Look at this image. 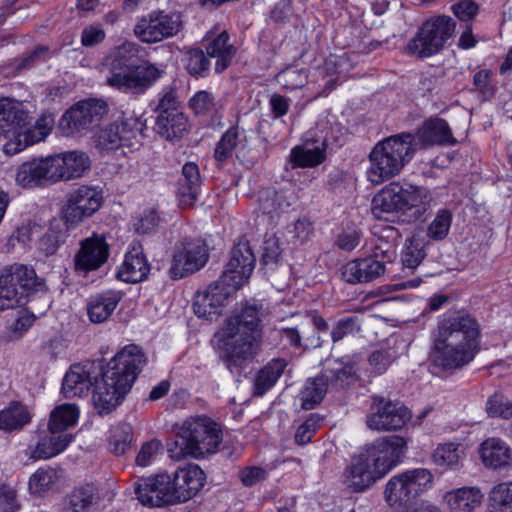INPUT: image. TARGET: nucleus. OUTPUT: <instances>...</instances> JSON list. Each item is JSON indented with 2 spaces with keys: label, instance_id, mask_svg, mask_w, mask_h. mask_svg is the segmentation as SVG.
<instances>
[{
  "label": "nucleus",
  "instance_id": "obj_1",
  "mask_svg": "<svg viewBox=\"0 0 512 512\" xmlns=\"http://www.w3.org/2000/svg\"><path fill=\"white\" fill-rule=\"evenodd\" d=\"M479 325L466 313L444 316L432 334L431 360L443 371L454 372L468 365L477 354Z\"/></svg>",
  "mask_w": 512,
  "mask_h": 512
},
{
  "label": "nucleus",
  "instance_id": "obj_2",
  "mask_svg": "<svg viewBox=\"0 0 512 512\" xmlns=\"http://www.w3.org/2000/svg\"><path fill=\"white\" fill-rule=\"evenodd\" d=\"M144 363L141 349L128 345L110 360L99 379L95 377L92 400L100 415L111 413L121 404Z\"/></svg>",
  "mask_w": 512,
  "mask_h": 512
},
{
  "label": "nucleus",
  "instance_id": "obj_3",
  "mask_svg": "<svg viewBox=\"0 0 512 512\" xmlns=\"http://www.w3.org/2000/svg\"><path fill=\"white\" fill-rule=\"evenodd\" d=\"M261 307L247 303L239 313L230 316L220 340L222 358L233 373L251 361L262 343Z\"/></svg>",
  "mask_w": 512,
  "mask_h": 512
},
{
  "label": "nucleus",
  "instance_id": "obj_4",
  "mask_svg": "<svg viewBox=\"0 0 512 512\" xmlns=\"http://www.w3.org/2000/svg\"><path fill=\"white\" fill-rule=\"evenodd\" d=\"M136 45L123 43L105 59L103 73L105 83L122 93L141 95L161 77L162 71L152 63L134 64Z\"/></svg>",
  "mask_w": 512,
  "mask_h": 512
},
{
  "label": "nucleus",
  "instance_id": "obj_5",
  "mask_svg": "<svg viewBox=\"0 0 512 512\" xmlns=\"http://www.w3.org/2000/svg\"><path fill=\"white\" fill-rule=\"evenodd\" d=\"M28 118L21 102L0 97V138L6 140L2 147L6 155L18 154L28 146L45 140L54 127L55 121L51 115L41 116L32 126Z\"/></svg>",
  "mask_w": 512,
  "mask_h": 512
},
{
  "label": "nucleus",
  "instance_id": "obj_6",
  "mask_svg": "<svg viewBox=\"0 0 512 512\" xmlns=\"http://www.w3.org/2000/svg\"><path fill=\"white\" fill-rule=\"evenodd\" d=\"M432 199L426 187L395 181L384 186L373 197L371 211L380 220H389L395 214L408 215L417 220L430 209Z\"/></svg>",
  "mask_w": 512,
  "mask_h": 512
},
{
  "label": "nucleus",
  "instance_id": "obj_7",
  "mask_svg": "<svg viewBox=\"0 0 512 512\" xmlns=\"http://www.w3.org/2000/svg\"><path fill=\"white\" fill-rule=\"evenodd\" d=\"M222 440L223 433L218 423L207 416H193L178 427L177 438L169 453L176 460L188 456L202 459L217 453Z\"/></svg>",
  "mask_w": 512,
  "mask_h": 512
},
{
  "label": "nucleus",
  "instance_id": "obj_8",
  "mask_svg": "<svg viewBox=\"0 0 512 512\" xmlns=\"http://www.w3.org/2000/svg\"><path fill=\"white\" fill-rule=\"evenodd\" d=\"M416 150V137L408 132L398 133L379 141L368 156V180L378 185L397 176L412 160Z\"/></svg>",
  "mask_w": 512,
  "mask_h": 512
},
{
  "label": "nucleus",
  "instance_id": "obj_9",
  "mask_svg": "<svg viewBox=\"0 0 512 512\" xmlns=\"http://www.w3.org/2000/svg\"><path fill=\"white\" fill-rule=\"evenodd\" d=\"M356 369L350 361L329 359L325 362L320 375L308 378L299 393L301 407L313 409L326 395L329 388L339 389L355 380Z\"/></svg>",
  "mask_w": 512,
  "mask_h": 512
},
{
  "label": "nucleus",
  "instance_id": "obj_10",
  "mask_svg": "<svg viewBox=\"0 0 512 512\" xmlns=\"http://www.w3.org/2000/svg\"><path fill=\"white\" fill-rule=\"evenodd\" d=\"M433 473L426 468L406 470L392 476L385 485L384 498L393 508L404 507L432 488Z\"/></svg>",
  "mask_w": 512,
  "mask_h": 512
},
{
  "label": "nucleus",
  "instance_id": "obj_11",
  "mask_svg": "<svg viewBox=\"0 0 512 512\" xmlns=\"http://www.w3.org/2000/svg\"><path fill=\"white\" fill-rule=\"evenodd\" d=\"M455 28L456 22L450 16L431 17L409 40L406 51L421 59L436 55L443 50L446 42L453 36Z\"/></svg>",
  "mask_w": 512,
  "mask_h": 512
},
{
  "label": "nucleus",
  "instance_id": "obj_12",
  "mask_svg": "<svg viewBox=\"0 0 512 512\" xmlns=\"http://www.w3.org/2000/svg\"><path fill=\"white\" fill-rule=\"evenodd\" d=\"M141 130L139 118L124 113L118 120L101 128L94 136V143L98 149L106 152L121 147L137 149L140 146Z\"/></svg>",
  "mask_w": 512,
  "mask_h": 512
},
{
  "label": "nucleus",
  "instance_id": "obj_13",
  "mask_svg": "<svg viewBox=\"0 0 512 512\" xmlns=\"http://www.w3.org/2000/svg\"><path fill=\"white\" fill-rule=\"evenodd\" d=\"M102 191L95 186L82 185L72 190L62 208V219L67 229H74L92 217L102 206Z\"/></svg>",
  "mask_w": 512,
  "mask_h": 512
},
{
  "label": "nucleus",
  "instance_id": "obj_14",
  "mask_svg": "<svg viewBox=\"0 0 512 512\" xmlns=\"http://www.w3.org/2000/svg\"><path fill=\"white\" fill-rule=\"evenodd\" d=\"M410 418V410L400 402L374 396L370 412L366 416V425L373 431H397L402 429Z\"/></svg>",
  "mask_w": 512,
  "mask_h": 512
},
{
  "label": "nucleus",
  "instance_id": "obj_15",
  "mask_svg": "<svg viewBox=\"0 0 512 512\" xmlns=\"http://www.w3.org/2000/svg\"><path fill=\"white\" fill-rule=\"evenodd\" d=\"M180 30V17L161 11L142 16L134 27V34L141 42L154 44L175 36Z\"/></svg>",
  "mask_w": 512,
  "mask_h": 512
},
{
  "label": "nucleus",
  "instance_id": "obj_16",
  "mask_svg": "<svg viewBox=\"0 0 512 512\" xmlns=\"http://www.w3.org/2000/svg\"><path fill=\"white\" fill-rule=\"evenodd\" d=\"M109 106L103 99H87L80 101L61 118L60 125L71 133L80 132L98 126L108 115Z\"/></svg>",
  "mask_w": 512,
  "mask_h": 512
},
{
  "label": "nucleus",
  "instance_id": "obj_17",
  "mask_svg": "<svg viewBox=\"0 0 512 512\" xmlns=\"http://www.w3.org/2000/svg\"><path fill=\"white\" fill-rule=\"evenodd\" d=\"M406 448L404 438L393 435L374 442L363 454L384 477L401 461Z\"/></svg>",
  "mask_w": 512,
  "mask_h": 512
},
{
  "label": "nucleus",
  "instance_id": "obj_18",
  "mask_svg": "<svg viewBox=\"0 0 512 512\" xmlns=\"http://www.w3.org/2000/svg\"><path fill=\"white\" fill-rule=\"evenodd\" d=\"M134 492L145 506L162 507L175 503L172 479L166 473L138 479L134 484Z\"/></svg>",
  "mask_w": 512,
  "mask_h": 512
},
{
  "label": "nucleus",
  "instance_id": "obj_19",
  "mask_svg": "<svg viewBox=\"0 0 512 512\" xmlns=\"http://www.w3.org/2000/svg\"><path fill=\"white\" fill-rule=\"evenodd\" d=\"M256 258L247 242L234 245L226 269L220 276L222 283L231 286L230 290H238L251 276Z\"/></svg>",
  "mask_w": 512,
  "mask_h": 512
},
{
  "label": "nucleus",
  "instance_id": "obj_20",
  "mask_svg": "<svg viewBox=\"0 0 512 512\" xmlns=\"http://www.w3.org/2000/svg\"><path fill=\"white\" fill-rule=\"evenodd\" d=\"M207 260L208 250L201 240L186 241L175 251L169 274L173 279H181L201 269Z\"/></svg>",
  "mask_w": 512,
  "mask_h": 512
},
{
  "label": "nucleus",
  "instance_id": "obj_21",
  "mask_svg": "<svg viewBox=\"0 0 512 512\" xmlns=\"http://www.w3.org/2000/svg\"><path fill=\"white\" fill-rule=\"evenodd\" d=\"M230 288L232 287L222 283L219 278L204 291L197 292L193 302L195 314L209 321L217 320L229 297L236 292V290H230Z\"/></svg>",
  "mask_w": 512,
  "mask_h": 512
},
{
  "label": "nucleus",
  "instance_id": "obj_22",
  "mask_svg": "<svg viewBox=\"0 0 512 512\" xmlns=\"http://www.w3.org/2000/svg\"><path fill=\"white\" fill-rule=\"evenodd\" d=\"M110 247L103 234L93 233L80 242L74 257L77 272H90L99 269L109 258Z\"/></svg>",
  "mask_w": 512,
  "mask_h": 512
},
{
  "label": "nucleus",
  "instance_id": "obj_23",
  "mask_svg": "<svg viewBox=\"0 0 512 512\" xmlns=\"http://www.w3.org/2000/svg\"><path fill=\"white\" fill-rule=\"evenodd\" d=\"M174 97L165 94L159 101L155 130L167 140L179 139L187 129L186 116L174 106Z\"/></svg>",
  "mask_w": 512,
  "mask_h": 512
},
{
  "label": "nucleus",
  "instance_id": "obj_24",
  "mask_svg": "<svg viewBox=\"0 0 512 512\" xmlns=\"http://www.w3.org/2000/svg\"><path fill=\"white\" fill-rule=\"evenodd\" d=\"M382 476L364 454L354 457L345 468L343 482L354 492H363L374 485Z\"/></svg>",
  "mask_w": 512,
  "mask_h": 512
},
{
  "label": "nucleus",
  "instance_id": "obj_25",
  "mask_svg": "<svg viewBox=\"0 0 512 512\" xmlns=\"http://www.w3.org/2000/svg\"><path fill=\"white\" fill-rule=\"evenodd\" d=\"M50 156L22 163L16 172L15 181L23 188L41 186L47 182L56 183Z\"/></svg>",
  "mask_w": 512,
  "mask_h": 512
},
{
  "label": "nucleus",
  "instance_id": "obj_26",
  "mask_svg": "<svg viewBox=\"0 0 512 512\" xmlns=\"http://www.w3.org/2000/svg\"><path fill=\"white\" fill-rule=\"evenodd\" d=\"M172 479L175 503L185 502L194 497L204 486L205 473L198 465L179 468Z\"/></svg>",
  "mask_w": 512,
  "mask_h": 512
},
{
  "label": "nucleus",
  "instance_id": "obj_27",
  "mask_svg": "<svg viewBox=\"0 0 512 512\" xmlns=\"http://www.w3.org/2000/svg\"><path fill=\"white\" fill-rule=\"evenodd\" d=\"M56 181H68L82 177L90 169L89 156L84 152L69 151L50 156Z\"/></svg>",
  "mask_w": 512,
  "mask_h": 512
},
{
  "label": "nucleus",
  "instance_id": "obj_28",
  "mask_svg": "<svg viewBox=\"0 0 512 512\" xmlns=\"http://www.w3.org/2000/svg\"><path fill=\"white\" fill-rule=\"evenodd\" d=\"M386 267L372 256L349 261L341 268V276L350 284L367 283L384 275Z\"/></svg>",
  "mask_w": 512,
  "mask_h": 512
},
{
  "label": "nucleus",
  "instance_id": "obj_29",
  "mask_svg": "<svg viewBox=\"0 0 512 512\" xmlns=\"http://www.w3.org/2000/svg\"><path fill=\"white\" fill-rule=\"evenodd\" d=\"M96 367L91 364H74L65 374L62 382V393L66 398L81 397L86 395L95 383L98 373Z\"/></svg>",
  "mask_w": 512,
  "mask_h": 512
},
{
  "label": "nucleus",
  "instance_id": "obj_30",
  "mask_svg": "<svg viewBox=\"0 0 512 512\" xmlns=\"http://www.w3.org/2000/svg\"><path fill=\"white\" fill-rule=\"evenodd\" d=\"M483 465L492 470H504L512 466V448L501 438L491 437L479 446Z\"/></svg>",
  "mask_w": 512,
  "mask_h": 512
},
{
  "label": "nucleus",
  "instance_id": "obj_31",
  "mask_svg": "<svg viewBox=\"0 0 512 512\" xmlns=\"http://www.w3.org/2000/svg\"><path fill=\"white\" fill-rule=\"evenodd\" d=\"M150 266L140 245H134L126 253L118 277L125 282L137 283L146 279Z\"/></svg>",
  "mask_w": 512,
  "mask_h": 512
},
{
  "label": "nucleus",
  "instance_id": "obj_32",
  "mask_svg": "<svg viewBox=\"0 0 512 512\" xmlns=\"http://www.w3.org/2000/svg\"><path fill=\"white\" fill-rule=\"evenodd\" d=\"M122 299L118 290H107L91 296L87 304V314L93 323H102L108 320Z\"/></svg>",
  "mask_w": 512,
  "mask_h": 512
},
{
  "label": "nucleus",
  "instance_id": "obj_33",
  "mask_svg": "<svg viewBox=\"0 0 512 512\" xmlns=\"http://www.w3.org/2000/svg\"><path fill=\"white\" fill-rule=\"evenodd\" d=\"M201 186V176L198 166L193 162H187L182 167V175L178 181V198L183 207H191L198 198Z\"/></svg>",
  "mask_w": 512,
  "mask_h": 512
},
{
  "label": "nucleus",
  "instance_id": "obj_34",
  "mask_svg": "<svg viewBox=\"0 0 512 512\" xmlns=\"http://www.w3.org/2000/svg\"><path fill=\"white\" fill-rule=\"evenodd\" d=\"M247 149V137L244 129L238 126L230 127L218 141L214 157L218 162H223L230 158L233 152L237 157H245Z\"/></svg>",
  "mask_w": 512,
  "mask_h": 512
},
{
  "label": "nucleus",
  "instance_id": "obj_35",
  "mask_svg": "<svg viewBox=\"0 0 512 512\" xmlns=\"http://www.w3.org/2000/svg\"><path fill=\"white\" fill-rule=\"evenodd\" d=\"M101 499L99 489L94 484L76 487L64 503L63 512H91Z\"/></svg>",
  "mask_w": 512,
  "mask_h": 512
},
{
  "label": "nucleus",
  "instance_id": "obj_36",
  "mask_svg": "<svg viewBox=\"0 0 512 512\" xmlns=\"http://www.w3.org/2000/svg\"><path fill=\"white\" fill-rule=\"evenodd\" d=\"M483 493L477 487H461L448 491L443 496V502L455 512H472L480 506Z\"/></svg>",
  "mask_w": 512,
  "mask_h": 512
},
{
  "label": "nucleus",
  "instance_id": "obj_37",
  "mask_svg": "<svg viewBox=\"0 0 512 512\" xmlns=\"http://www.w3.org/2000/svg\"><path fill=\"white\" fill-rule=\"evenodd\" d=\"M417 137L424 146L454 145L457 142L448 123L439 118L426 121L418 130Z\"/></svg>",
  "mask_w": 512,
  "mask_h": 512
},
{
  "label": "nucleus",
  "instance_id": "obj_38",
  "mask_svg": "<svg viewBox=\"0 0 512 512\" xmlns=\"http://www.w3.org/2000/svg\"><path fill=\"white\" fill-rule=\"evenodd\" d=\"M73 439L71 433H52L40 437L34 448L30 449L29 457L37 459H48L63 452Z\"/></svg>",
  "mask_w": 512,
  "mask_h": 512
},
{
  "label": "nucleus",
  "instance_id": "obj_39",
  "mask_svg": "<svg viewBox=\"0 0 512 512\" xmlns=\"http://www.w3.org/2000/svg\"><path fill=\"white\" fill-rule=\"evenodd\" d=\"M289 206L290 203L284 193L278 192L274 188H265L259 193L257 211L261 217L267 218L268 222L278 219Z\"/></svg>",
  "mask_w": 512,
  "mask_h": 512
},
{
  "label": "nucleus",
  "instance_id": "obj_40",
  "mask_svg": "<svg viewBox=\"0 0 512 512\" xmlns=\"http://www.w3.org/2000/svg\"><path fill=\"white\" fill-rule=\"evenodd\" d=\"M1 276L2 282L9 283L18 291L24 290L23 292L26 298L29 296L30 292L41 285L34 269L22 264L9 266Z\"/></svg>",
  "mask_w": 512,
  "mask_h": 512
},
{
  "label": "nucleus",
  "instance_id": "obj_41",
  "mask_svg": "<svg viewBox=\"0 0 512 512\" xmlns=\"http://www.w3.org/2000/svg\"><path fill=\"white\" fill-rule=\"evenodd\" d=\"M230 36L226 31H222L217 37L213 38L206 45V52L210 58H215V71L222 73L231 64L236 54V48L230 43Z\"/></svg>",
  "mask_w": 512,
  "mask_h": 512
},
{
  "label": "nucleus",
  "instance_id": "obj_42",
  "mask_svg": "<svg viewBox=\"0 0 512 512\" xmlns=\"http://www.w3.org/2000/svg\"><path fill=\"white\" fill-rule=\"evenodd\" d=\"M287 362L285 359L276 358L269 361L262 369H260L254 379L252 394L254 396H263L271 389L279 377L283 374Z\"/></svg>",
  "mask_w": 512,
  "mask_h": 512
},
{
  "label": "nucleus",
  "instance_id": "obj_43",
  "mask_svg": "<svg viewBox=\"0 0 512 512\" xmlns=\"http://www.w3.org/2000/svg\"><path fill=\"white\" fill-rule=\"evenodd\" d=\"M325 159L324 142H305L294 147L290 152V161L293 167H314Z\"/></svg>",
  "mask_w": 512,
  "mask_h": 512
},
{
  "label": "nucleus",
  "instance_id": "obj_44",
  "mask_svg": "<svg viewBox=\"0 0 512 512\" xmlns=\"http://www.w3.org/2000/svg\"><path fill=\"white\" fill-rule=\"evenodd\" d=\"M464 457L463 445L456 442L439 444L432 453V461L436 466L450 470L460 469Z\"/></svg>",
  "mask_w": 512,
  "mask_h": 512
},
{
  "label": "nucleus",
  "instance_id": "obj_45",
  "mask_svg": "<svg viewBox=\"0 0 512 512\" xmlns=\"http://www.w3.org/2000/svg\"><path fill=\"white\" fill-rule=\"evenodd\" d=\"M32 414L29 409L20 402L13 401L0 411V430L12 432L21 430L29 424Z\"/></svg>",
  "mask_w": 512,
  "mask_h": 512
},
{
  "label": "nucleus",
  "instance_id": "obj_46",
  "mask_svg": "<svg viewBox=\"0 0 512 512\" xmlns=\"http://www.w3.org/2000/svg\"><path fill=\"white\" fill-rule=\"evenodd\" d=\"M79 417V410L74 404L57 406L50 415L49 431L52 433H68L67 429L74 426Z\"/></svg>",
  "mask_w": 512,
  "mask_h": 512
},
{
  "label": "nucleus",
  "instance_id": "obj_47",
  "mask_svg": "<svg viewBox=\"0 0 512 512\" xmlns=\"http://www.w3.org/2000/svg\"><path fill=\"white\" fill-rule=\"evenodd\" d=\"M427 244L419 236H413L405 241L401 258L404 269L414 270L421 264L426 257Z\"/></svg>",
  "mask_w": 512,
  "mask_h": 512
},
{
  "label": "nucleus",
  "instance_id": "obj_48",
  "mask_svg": "<svg viewBox=\"0 0 512 512\" xmlns=\"http://www.w3.org/2000/svg\"><path fill=\"white\" fill-rule=\"evenodd\" d=\"M210 57L199 48L185 52L183 62L187 72L194 77H206L210 71Z\"/></svg>",
  "mask_w": 512,
  "mask_h": 512
},
{
  "label": "nucleus",
  "instance_id": "obj_49",
  "mask_svg": "<svg viewBox=\"0 0 512 512\" xmlns=\"http://www.w3.org/2000/svg\"><path fill=\"white\" fill-rule=\"evenodd\" d=\"M489 512H512V488L510 483L494 486L488 496Z\"/></svg>",
  "mask_w": 512,
  "mask_h": 512
},
{
  "label": "nucleus",
  "instance_id": "obj_50",
  "mask_svg": "<svg viewBox=\"0 0 512 512\" xmlns=\"http://www.w3.org/2000/svg\"><path fill=\"white\" fill-rule=\"evenodd\" d=\"M133 440V430L129 424H121L111 429L109 450L116 456L125 454Z\"/></svg>",
  "mask_w": 512,
  "mask_h": 512
},
{
  "label": "nucleus",
  "instance_id": "obj_51",
  "mask_svg": "<svg viewBox=\"0 0 512 512\" xmlns=\"http://www.w3.org/2000/svg\"><path fill=\"white\" fill-rule=\"evenodd\" d=\"M276 81L288 90L300 89L308 81V72L305 68L290 66L277 74Z\"/></svg>",
  "mask_w": 512,
  "mask_h": 512
},
{
  "label": "nucleus",
  "instance_id": "obj_52",
  "mask_svg": "<svg viewBox=\"0 0 512 512\" xmlns=\"http://www.w3.org/2000/svg\"><path fill=\"white\" fill-rule=\"evenodd\" d=\"M23 291H18L9 283L2 282V276H0V311L24 305L27 298Z\"/></svg>",
  "mask_w": 512,
  "mask_h": 512
},
{
  "label": "nucleus",
  "instance_id": "obj_53",
  "mask_svg": "<svg viewBox=\"0 0 512 512\" xmlns=\"http://www.w3.org/2000/svg\"><path fill=\"white\" fill-rule=\"evenodd\" d=\"M486 411L490 417L510 419L512 418V400L502 394L495 393L488 398Z\"/></svg>",
  "mask_w": 512,
  "mask_h": 512
},
{
  "label": "nucleus",
  "instance_id": "obj_54",
  "mask_svg": "<svg viewBox=\"0 0 512 512\" xmlns=\"http://www.w3.org/2000/svg\"><path fill=\"white\" fill-rule=\"evenodd\" d=\"M57 475L52 468H40L29 479V490L33 494L47 491L56 481Z\"/></svg>",
  "mask_w": 512,
  "mask_h": 512
},
{
  "label": "nucleus",
  "instance_id": "obj_55",
  "mask_svg": "<svg viewBox=\"0 0 512 512\" xmlns=\"http://www.w3.org/2000/svg\"><path fill=\"white\" fill-rule=\"evenodd\" d=\"M451 221L452 215L448 210L443 209L438 211L428 227V237L437 241L443 240L449 232Z\"/></svg>",
  "mask_w": 512,
  "mask_h": 512
},
{
  "label": "nucleus",
  "instance_id": "obj_56",
  "mask_svg": "<svg viewBox=\"0 0 512 512\" xmlns=\"http://www.w3.org/2000/svg\"><path fill=\"white\" fill-rule=\"evenodd\" d=\"M322 418L316 414H311L297 429L295 433V442L299 445L309 443L319 429Z\"/></svg>",
  "mask_w": 512,
  "mask_h": 512
},
{
  "label": "nucleus",
  "instance_id": "obj_57",
  "mask_svg": "<svg viewBox=\"0 0 512 512\" xmlns=\"http://www.w3.org/2000/svg\"><path fill=\"white\" fill-rule=\"evenodd\" d=\"M163 452V446L159 440L153 439L142 444L137 457L136 464L140 467H147L152 464Z\"/></svg>",
  "mask_w": 512,
  "mask_h": 512
},
{
  "label": "nucleus",
  "instance_id": "obj_58",
  "mask_svg": "<svg viewBox=\"0 0 512 512\" xmlns=\"http://www.w3.org/2000/svg\"><path fill=\"white\" fill-rule=\"evenodd\" d=\"M159 225V216L155 209H147L133 222V228L138 234H150L156 231Z\"/></svg>",
  "mask_w": 512,
  "mask_h": 512
},
{
  "label": "nucleus",
  "instance_id": "obj_59",
  "mask_svg": "<svg viewBox=\"0 0 512 512\" xmlns=\"http://www.w3.org/2000/svg\"><path fill=\"white\" fill-rule=\"evenodd\" d=\"M190 108L198 115H206L216 109L213 95L207 91H198L190 100Z\"/></svg>",
  "mask_w": 512,
  "mask_h": 512
},
{
  "label": "nucleus",
  "instance_id": "obj_60",
  "mask_svg": "<svg viewBox=\"0 0 512 512\" xmlns=\"http://www.w3.org/2000/svg\"><path fill=\"white\" fill-rule=\"evenodd\" d=\"M360 330L359 318L350 316L337 322L331 331V337L334 342L341 340L349 334H354Z\"/></svg>",
  "mask_w": 512,
  "mask_h": 512
},
{
  "label": "nucleus",
  "instance_id": "obj_61",
  "mask_svg": "<svg viewBox=\"0 0 512 512\" xmlns=\"http://www.w3.org/2000/svg\"><path fill=\"white\" fill-rule=\"evenodd\" d=\"M492 71L482 69L473 77V84L484 99L491 98L496 91L495 85L491 81Z\"/></svg>",
  "mask_w": 512,
  "mask_h": 512
},
{
  "label": "nucleus",
  "instance_id": "obj_62",
  "mask_svg": "<svg viewBox=\"0 0 512 512\" xmlns=\"http://www.w3.org/2000/svg\"><path fill=\"white\" fill-rule=\"evenodd\" d=\"M267 475V471L260 466H247L239 471V479L246 487H251L265 481Z\"/></svg>",
  "mask_w": 512,
  "mask_h": 512
},
{
  "label": "nucleus",
  "instance_id": "obj_63",
  "mask_svg": "<svg viewBox=\"0 0 512 512\" xmlns=\"http://www.w3.org/2000/svg\"><path fill=\"white\" fill-rule=\"evenodd\" d=\"M453 14L461 21H469L478 13V5L473 0H461L451 7Z\"/></svg>",
  "mask_w": 512,
  "mask_h": 512
},
{
  "label": "nucleus",
  "instance_id": "obj_64",
  "mask_svg": "<svg viewBox=\"0 0 512 512\" xmlns=\"http://www.w3.org/2000/svg\"><path fill=\"white\" fill-rule=\"evenodd\" d=\"M20 505L17 501L16 491L9 486L0 487V512H17Z\"/></svg>",
  "mask_w": 512,
  "mask_h": 512
}]
</instances>
